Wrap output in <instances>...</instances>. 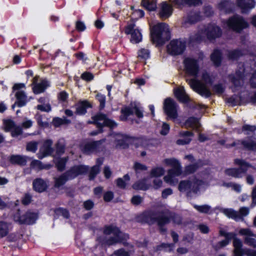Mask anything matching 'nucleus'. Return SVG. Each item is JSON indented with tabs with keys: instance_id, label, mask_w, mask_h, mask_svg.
Masks as SVG:
<instances>
[{
	"instance_id": "11",
	"label": "nucleus",
	"mask_w": 256,
	"mask_h": 256,
	"mask_svg": "<svg viewBox=\"0 0 256 256\" xmlns=\"http://www.w3.org/2000/svg\"><path fill=\"white\" fill-rule=\"evenodd\" d=\"M216 209L228 218H232L236 222L243 221L244 220V217L247 216L250 212L249 208L245 206L241 207L238 212L232 208L221 207H218Z\"/></svg>"
},
{
	"instance_id": "43",
	"label": "nucleus",
	"mask_w": 256,
	"mask_h": 256,
	"mask_svg": "<svg viewBox=\"0 0 256 256\" xmlns=\"http://www.w3.org/2000/svg\"><path fill=\"white\" fill-rule=\"evenodd\" d=\"M194 208L198 212L204 214H208L211 210V206L208 204L197 205L193 204Z\"/></svg>"
},
{
	"instance_id": "16",
	"label": "nucleus",
	"mask_w": 256,
	"mask_h": 256,
	"mask_svg": "<svg viewBox=\"0 0 256 256\" xmlns=\"http://www.w3.org/2000/svg\"><path fill=\"white\" fill-rule=\"evenodd\" d=\"M182 218L178 214L170 212L168 210H164V212L161 215V219L158 224L162 226L169 224L171 220L176 224H180L182 223Z\"/></svg>"
},
{
	"instance_id": "46",
	"label": "nucleus",
	"mask_w": 256,
	"mask_h": 256,
	"mask_svg": "<svg viewBox=\"0 0 256 256\" xmlns=\"http://www.w3.org/2000/svg\"><path fill=\"white\" fill-rule=\"evenodd\" d=\"M138 57L140 58L146 60L150 57V52L148 50L142 48L138 52Z\"/></svg>"
},
{
	"instance_id": "15",
	"label": "nucleus",
	"mask_w": 256,
	"mask_h": 256,
	"mask_svg": "<svg viewBox=\"0 0 256 256\" xmlns=\"http://www.w3.org/2000/svg\"><path fill=\"white\" fill-rule=\"evenodd\" d=\"M125 33L130 36V42L132 44L139 43L142 40V36L140 30L133 21L128 24L125 29Z\"/></svg>"
},
{
	"instance_id": "27",
	"label": "nucleus",
	"mask_w": 256,
	"mask_h": 256,
	"mask_svg": "<svg viewBox=\"0 0 256 256\" xmlns=\"http://www.w3.org/2000/svg\"><path fill=\"white\" fill-rule=\"evenodd\" d=\"M32 186L36 192H42L46 190L48 184L44 180L41 178H37L34 180Z\"/></svg>"
},
{
	"instance_id": "51",
	"label": "nucleus",
	"mask_w": 256,
	"mask_h": 256,
	"mask_svg": "<svg viewBox=\"0 0 256 256\" xmlns=\"http://www.w3.org/2000/svg\"><path fill=\"white\" fill-rule=\"evenodd\" d=\"M70 122V120L66 119V118H55L54 119V125L56 126H59L62 124H68Z\"/></svg>"
},
{
	"instance_id": "42",
	"label": "nucleus",
	"mask_w": 256,
	"mask_h": 256,
	"mask_svg": "<svg viewBox=\"0 0 256 256\" xmlns=\"http://www.w3.org/2000/svg\"><path fill=\"white\" fill-rule=\"evenodd\" d=\"M10 224L6 222H0V236L2 237L6 236L10 230Z\"/></svg>"
},
{
	"instance_id": "61",
	"label": "nucleus",
	"mask_w": 256,
	"mask_h": 256,
	"mask_svg": "<svg viewBox=\"0 0 256 256\" xmlns=\"http://www.w3.org/2000/svg\"><path fill=\"white\" fill-rule=\"evenodd\" d=\"M36 108L42 112H49L51 110V107L49 104H39L37 106Z\"/></svg>"
},
{
	"instance_id": "45",
	"label": "nucleus",
	"mask_w": 256,
	"mask_h": 256,
	"mask_svg": "<svg viewBox=\"0 0 256 256\" xmlns=\"http://www.w3.org/2000/svg\"><path fill=\"white\" fill-rule=\"evenodd\" d=\"M241 100V98L240 96L234 94L231 97L227 98L226 102L231 104L232 106L238 104Z\"/></svg>"
},
{
	"instance_id": "53",
	"label": "nucleus",
	"mask_w": 256,
	"mask_h": 256,
	"mask_svg": "<svg viewBox=\"0 0 256 256\" xmlns=\"http://www.w3.org/2000/svg\"><path fill=\"white\" fill-rule=\"evenodd\" d=\"M38 142H30L28 143L26 145V150L35 152L38 148Z\"/></svg>"
},
{
	"instance_id": "24",
	"label": "nucleus",
	"mask_w": 256,
	"mask_h": 256,
	"mask_svg": "<svg viewBox=\"0 0 256 256\" xmlns=\"http://www.w3.org/2000/svg\"><path fill=\"white\" fill-rule=\"evenodd\" d=\"M204 56L202 52H199L194 55L185 56L184 59V64H198L202 62Z\"/></svg>"
},
{
	"instance_id": "52",
	"label": "nucleus",
	"mask_w": 256,
	"mask_h": 256,
	"mask_svg": "<svg viewBox=\"0 0 256 256\" xmlns=\"http://www.w3.org/2000/svg\"><path fill=\"white\" fill-rule=\"evenodd\" d=\"M55 213L58 215L62 216L66 218H68L70 216L68 212L63 208H58L55 210Z\"/></svg>"
},
{
	"instance_id": "17",
	"label": "nucleus",
	"mask_w": 256,
	"mask_h": 256,
	"mask_svg": "<svg viewBox=\"0 0 256 256\" xmlns=\"http://www.w3.org/2000/svg\"><path fill=\"white\" fill-rule=\"evenodd\" d=\"M176 106V104L173 100L170 98L165 100L164 108L168 116L172 119H176L178 116Z\"/></svg>"
},
{
	"instance_id": "21",
	"label": "nucleus",
	"mask_w": 256,
	"mask_h": 256,
	"mask_svg": "<svg viewBox=\"0 0 256 256\" xmlns=\"http://www.w3.org/2000/svg\"><path fill=\"white\" fill-rule=\"evenodd\" d=\"M52 141L50 140H46L42 148L40 149L38 153V157L40 159H42L44 156L50 155L53 152L52 148Z\"/></svg>"
},
{
	"instance_id": "20",
	"label": "nucleus",
	"mask_w": 256,
	"mask_h": 256,
	"mask_svg": "<svg viewBox=\"0 0 256 256\" xmlns=\"http://www.w3.org/2000/svg\"><path fill=\"white\" fill-rule=\"evenodd\" d=\"M239 234L242 236H246L244 238L245 244L256 248V240L252 236H256L253 232L249 228H242L239 230Z\"/></svg>"
},
{
	"instance_id": "49",
	"label": "nucleus",
	"mask_w": 256,
	"mask_h": 256,
	"mask_svg": "<svg viewBox=\"0 0 256 256\" xmlns=\"http://www.w3.org/2000/svg\"><path fill=\"white\" fill-rule=\"evenodd\" d=\"M65 151V145L62 140H59L56 146V152L58 155L62 154Z\"/></svg>"
},
{
	"instance_id": "18",
	"label": "nucleus",
	"mask_w": 256,
	"mask_h": 256,
	"mask_svg": "<svg viewBox=\"0 0 256 256\" xmlns=\"http://www.w3.org/2000/svg\"><path fill=\"white\" fill-rule=\"evenodd\" d=\"M4 130L5 132H11L12 137L18 136L22 133V128L20 126L16 125L14 122L11 120H4Z\"/></svg>"
},
{
	"instance_id": "26",
	"label": "nucleus",
	"mask_w": 256,
	"mask_h": 256,
	"mask_svg": "<svg viewBox=\"0 0 256 256\" xmlns=\"http://www.w3.org/2000/svg\"><path fill=\"white\" fill-rule=\"evenodd\" d=\"M244 75V74H242L240 72H236V75L231 78V81L234 84V86L232 88V92H234L239 90V88L243 85Z\"/></svg>"
},
{
	"instance_id": "32",
	"label": "nucleus",
	"mask_w": 256,
	"mask_h": 256,
	"mask_svg": "<svg viewBox=\"0 0 256 256\" xmlns=\"http://www.w3.org/2000/svg\"><path fill=\"white\" fill-rule=\"evenodd\" d=\"M174 94L176 98L182 102H187L190 98L186 94L184 87L177 88L174 90Z\"/></svg>"
},
{
	"instance_id": "33",
	"label": "nucleus",
	"mask_w": 256,
	"mask_h": 256,
	"mask_svg": "<svg viewBox=\"0 0 256 256\" xmlns=\"http://www.w3.org/2000/svg\"><path fill=\"white\" fill-rule=\"evenodd\" d=\"M204 165L203 162L198 160L192 164L185 167L184 172L186 174H191L194 172Z\"/></svg>"
},
{
	"instance_id": "14",
	"label": "nucleus",
	"mask_w": 256,
	"mask_h": 256,
	"mask_svg": "<svg viewBox=\"0 0 256 256\" xmlns=\"http://www.w3.org/2000/svg\"><path fill=\"white\" fill-rule=\"evenodd\" d=\"M228 27L236 32H240L248 27V24L242 16L235 15L226 22Z\"/></svg>"
},
{
	"instance_id": "57",
	"label": "nucleus",
	"mask_w": 256,
	"mask_h": 256,
	"mask_svg": "<svg viewBox=\"0 0 256 256\" xmlns=\"http://www.w3.org/2000/svg\"><path fill=\"white\" fill-rule=\"evenodd\" d=\"M233 245L234 247V250H242V240L236 238H234V240L233 241Z\"/></svg>"
},
{
	"instance_id": "35",
	"label": "nucleus",
	"mask_w": 256,
	"mask_h": 256,
	"mask_svg": "<svg viewBox=\"0 0 256 256\" xmlns=\"http://www.w3.org/2000/svg\"><path fill=\"white\" fill-rule=\"evenodd\" d=\"M48 86H49L48 82L46 80H42L40 83L36 84L33 87L34 92L35 94L43 92Z\"/></svg>"
},
{
	"instance_id": "44",
	"label": "nucleus",
	"mask_w": 256,
	"mask_h": 256,
	"mask_svg": "<svg viewBox=\"0 0 256 256\" xmlns=\"http://www.w3.org/2000/svg\"><path fill=\"white\" fill-rule=\"evenodd\" d=\"M164 170L162 167L153 168L150 172V176L152 177H160L164 174Z\"/></svg>"
},
{
	"instance_id": "55",
	"label": "nucleus",
	"mask_w": 256,
	"mask_h": 256,
	"mask_svg": "<svg viewBox=\"0 0 256 256\" xmlns=\"http://www.w3.org/2000/svg\"><path fill=\"white\" fill-rule=\"evenodd\" d=\"M228 244V241L224 240L218 242L216 244L213 245V248L216 250H218L226 246Z\"/></svg>"
},
{
	"instance_id": "28",
	"label": "nucleus",
	"mask_w": 256,
	"mask_h": 256,
	"mask_svg": "<svg viewBox=\"0 0 256 256\" xmlns=\"http://www.w3.org/2000/svg\"><path fill=\"white\" fill-rule=\"evenodd\" d=\"M15 96L16 98V101L12 106L13 109L16 105H17L18 107H22L26 104L28 102L27 96L24 92L21 90L18 91L16 92Z\"/></svg>"
},
{
	"instance_id": "47",
	"label": "nucleus",
	"mask_w": 256,
	"mask_h": 256,
	"mask_svg": "<svg viewBox=\"0 0 256 256\" xmlns=\"http://www.w3.org/2000/svg\"><path fill=\"white\" fill-rule=\"evenodd\" d=\"M256 130V126L244 124L242 128V131L244 132V134L246 135L250 134L251 133L254 132Z\"/></svg>"
},
{
	"instance_id": "38",
	"label": "nucleus",
	"mask_w": 256,
	"mask_h": 256,
	"mask_svg": "<svg viewBox=\"0 0 256 256\" xmlns=\"http://www.w3.org/2000/svg\"><path fill=\"white\" fill-rule=\"evenodd\" d=\"M202 18L200 12L192 13L186 18L185 22L192 24L200 20Z\"/></svg>"
},
{
	"instance_id": "12",
	"label": "nucleus",
	"mask_w": 256,
	"mask_h": 256,
	"mask_svg": "<svg viewBox=\"0 0 256 256\" xmlns=\"http://www.w3.org/2000/svg\"><path fill=\"white\" fill-rule=\"evenodd\" d=\"M121 113L120 119L123 121L126 120L128 117L133 115L134 113L138 118H142L144 116L142 108L136 102H131L129 106L122 108Z\"/></svg>"
},
{
	"instance_id": "62",
	"label": "nucleus",
	"mask_w": 256,
	"mask_h": 256,
	"mask_svg": "<svg viewBox=\"0 0 256 256\" xmlns=\"http://www.w3.org/2000/svg\"><path fill=\"white\" fill-rule=\"evenodd\" d=\"M81 78L86 81H90L94 78L93 74L90 72H84L81 75Z\"/></svg>"
},
{
	"instance_id": "4",
	"label": "nucleus",
	"mask_w": 256,
	"mask_h": 256,
	"mask_svg": "<svg viewBox=\"0 0 256 256\" xmlns=\"http://www.w3.org/2000/svg\"><path fill=\"white\" fill-rule=\"evenodd\" d=\"M88 168L83 165L76 166L58 177L54 178V186L57 188L64 185L68 180H72L79 175L88 172Z\"/></svg>"
},
{
	"instance_id": "48",
	"label": "nucleus",
	"mask_w": 256,
	"mask_h": 256,
	"mask_svg": "<svg viewBox=\"0 0 256 256\" xmlns=\"http://www.w3.org/2000/svg\"><path fill=\"white\" fill-rule=\"evenodd\" d=\"M100 172V168L98 165H95L93 166L91 170L90 171V173L89 174V180H93L96 176Z\"/></svg>"
},
{
	"instance_id": "50",
	"label": "nucleus",
	"mask_w": 256,
	"mask_h": 256,
	"mask_svg": "<svg viewBox=\"0 0 256 256\" xmlns=\"http://www.w3.org/2000/svg\"><path fill=\"white\" fill-rule=\"evenodd\" d=\"M96 98L100 102V110H102L105 106L106 96L100 94L96 95Z\"/></svg>"
},
{
	"instance_id": "6",
	"label": "nucleus",
	"mask_w": 256,
	"mask_h": 256,
	"mask_svg": "<svg viewBox=\"0 0 256 256\" xmlns=\"http://www.w3.org/2000/svg\"><path fill=\"white\" fill-rule=\"evenodd\" d=\"M168 26L165 23H159L152 28L151 38L153 42L158 45L162 44L170 38Z\"/></svg>"
},
{
	"instance_id": "31",
	"label": "nucleus",
	"mask_w": 256,
	"mask_h": 256,
	"mask_svg": "<svg viewBox=\"0 0 256 256\" xmlns=\"http://www.w3.org/2000/svg\"><path fill=\"white\" fill-rule=\"evenodd\" d=\"M38 218V215L36 213L28 211L23 215V224H34Z\"/></svg>"
},
{
	"instance_id": "8",
	"label": "nucleus",
	"mask_w": 256,
	"mask_h": 256,
	"mask_svg": "<svg viewBox=\"0 0 256 256\" xmlns=\"http://www.w3.org/2000/svg\"><path fill=\"white\" fill-rule=\"evenodd\" d=\"M92 122H90V124H96L99 128L97 131L92 132L90 133L92 136H96L102 132V128L104 126H106L110 128H114L118 126L117 124L114 120L107 118L106 115L99 112L92 117Z\"/></svg>"
},
{
	"instance_id": "9",
	"label": "nucleus",
	"mask_w": 256,
	"mask_h": 256,
	"mask_svg": "<svg viewBox=\"0 0 256 256\" xmlns=\"http://www.w3.org/2000/svg\"><path fill=\"white\" fill-rule=\"evenodd\" d=\"M234 164L239 166L238 168H227L224 170L226 174L235 178H242L246 174L248 168L252 166L245 160L236 158L234 160Z\"/></svg>"
},
{
	"instance_id": "59",
	"label": "nucleus",
	"mask_w": 256,
	"mask_h": 256,
	"mask_svg": "<svg viewBox=\"0 0 256 256\" xmlns=\"http://www.w3.org/2000/svg\"><path fill=\"white\" fill-rule=\"evenodd\" d=\"M13 218L14 222H18L20 224H23V215L21 216L20 210H17L16 212L14 214Z\"/></svg>"
},
{
	"instance_id": "54",
	"label": "nucleus",
	"mask_w": 256,
	"mask_h": 256,
	"mask_svg": "<svg viewBox=\"0 0 256 256\" xmlns=\"http://www.w3.org/2000/svg\"><path fill=\"white\" fill-rule=\"evenodd\" d=\"M134 168L136 172H138L140 171L147 170V166L138 162H136L134 166Z\"/></svg>"
},
{
	"instance_id": "40",
	"label": "nucleus",
	"mask_w": 256,
	"mask_h": 256,
	"mask_svg": "<svg viewBox=\"0 0 256 256\" xmlns=\"http://www.w3.org/2000/svg\"><path fill=\"white\" fill-rule=\"evenodd\" d=\"M142 4L144 7L149 11H154L156 8V2L154 0H143Z\"/></svg>"
},
{
	"instance_id": "29",
	"label": "nucleus",
	"mask_w": 256,
	"mask_h": 256,
	"mask_svg": "<svg viewBox=\"0 0 256 256\" xmlns=\"http://www.w3.org/2000/svg\"><path fill=\"white\" fill-rule=\"evenodd\" d=\"M172 13V8L166 2H164L161 4L159 14L160 18H166L170 17Z\"/></svg>"
},
{
	"instance_id": "39",
	"label": "nucleus",
	"mask_w": 256,
	"mask_h": 256,
	"mask_svg": "<svg viewBox=\"0 0 256 256\" xmlns=\"http://www.w3.org/2000/svg\"><path fill=\"white\" fill-rule=\"evenodd\" d=\"M232 6V4L228 0H224L219 3L218 8L222 12H228L231 11Z\"/></svg>"
},
{
	"instance_id": "36",
	"label": "nucleus",
	"mask_w": 256,
	"mask_h": 256,
	"mask_svg": "<svg viewBox=\"0 0 256 256\" xmlns=\"http://www.w3.org/2000/svg\"><path fill=\"white\" fill-rule=\"evenodd\" d=\"M146 178H144L136 182L132 185V188L136 190H147L149 188L150 184H146Z\"/></svg>"
},
{
	"instance_id": "23",
	"label": "nucleus",
	"mask_w": 256,
	"mask_h": 256,
	"mask_svg": "<svg viewBox=\"0 0 256 256\" xmlns=\"http://www.w3.org/2000/svg\"><path fill=\"white\" fill-rule=\"evenodd\" d=\"M30 159L27 156L20 154H12L8 158V160L12 164L21 166H25Z\"/></svg>"
},
{
	"instance_id": "56",
	"label": "nucleus",
	"mask_w": 256,
	"mask_h": 256,
	"mask_svg": "<svg viewBox=\"0 0 256 256\" xmlns=\"http://www.w3.org/2000/svg\"><path fill=\"white\" fill-rule=\"evenodd\" d=\"M68 158H62L58 160L56 164L58 170L62 171L64 169L65 164Z\"/></svg>"
},
{
	"instance_id": "1",
	"label": "nucleus",
	"mask_w": 256,
	"mask_h": 256,
	"mask_svg": "<svg viewBox=\"0 0 256 256\" xmlns=\"http://www.w3.org/2000/svg\"><path fill=\"white\" fill-rule=\"evenodd\" d=\"M184 70L186 74L195 78L202 72V82L196 79H186V82L190 88L200 96L206 98L210 97L212 93L207 88L206 85L212 84V77L206 70H202L199 65H184Z\"/></svg>"
},
{
	"instance_id": "22",
	"label": "nucleus",
	"mask_w": 256,
	"mask_h": 256,
	"mask_svg": "<svg viewBox=\"0 0 256 256\" xmlns=\"http://www.w3.org/2000/svg\"><path fill=\"white\" fill-rule=\"evenodd\" d=\"M104 142V140H101L88 142L85 144L84 151V152L88 154L99 151L102 148V144Z\"/></svg>"
},
{
	"instance_id": "2",
	"label": "nucleus",
	"mask_w": 256,
	"mask_h": 256,
	"mask_svg": "<svg viewBox=\"0 0 256 256\" xmlns=\"http://www.w3.org/2000/svg\"><path fill=\"white\" fill-rule=\"evenodd\" d=\"M222 34L220 28L214 24H209L199 27L197 33L190 36L191 42H199L205 38L209 40L214 39L219 37Z\"/></svg>"
},
{
	"instance_id": "63",
	"label": "nucleus",
	"mask_w": 256,
	"mask_h": 256,
	"mask_svg": "<svg viewBox=\"0 0 256 256\" xmlns=\"http://www.w3.org/2000/svg\"><path fill=\"white\" fill-rule=\"evenodd\" d=\"M84 208L88 210H92L94 206V202L90 200H87L84 202L83 204Z\"/></svg>"
},
{
	"instance_id": "64",
	"label": "nucleus",
	"mask_w": 256,
	"mask_h": 256,
	"mask_svg": "<svg viewBox=\"0 0 256 256\" xmlns=\"http://www.w3.org/2000/svg\"><path fill=\"white\" fill-rule=\"evenodd\" d=\"M112 256H129V254L124 249H120L115 251Z\"/></svg>"
},
{
	"instance_id": "7",
	"label": "nucleus",
	"mask_w": 256,
	"mask_h": 256,
	"mask_svg": "<svg viewBox=\"0 0 256 256\" xmlns=\"http://www.w3.org/2000/svg\"><path fill=\"white\" fill-rule=\"evenodd\" d=\"M164 162L172 166V168L168 170V174L164 176V180L172 186H174L178 182V180L176 176H180L182 173V170L180 162L175 158H166L164 160Z\"/></svg>"
},
{
	"instance_id": "41",
	"label": "nucleus",
	"mask_w": 256,
	"mask_h": 256,
	"mask_svg": "<svg viewBox=\"0 0 256 256\" xmlns=\"http://www.w3.org/2000/svg\"><path fill=\"white\" fill-rule=\"evenodd\" d=\"M211 60L214 64H220L222 60V53L217 50H214L210 56Z\"/></svg>"
},
{
	"instance_id": "58",
	"label": "nucleus",
	"mask_w": 256,
	"mask_h": 256,
	"mask_svg": "<svg viewBox=\"0 0 256 256\" xmlns=\"http://www.w3.org/2000/svg\"><path fill=\"white\" fill-rule=\"evenodd\" d=\"M241 55H242V54L240 50H235L230 52L228 56L230 59L234 60L238 58Z\"/></svg>"
},
{
	"instance_id": "10",
	"label": "nucleus",
	"mask_w": 256,
	"mask_h": 256,
	"mask_svg": "<svg viewBox=\"0 0 256 256\" xmlns=\"http://www.w3.org/2000/svg\"><path fill=\"white\" fill-rule=\"evenodd\" d=\"M163 212L164 210L157 212L153 210L146 211L142 214L140 216L141 220L149 225H152L156 222L160 232L164 234L166 233L167 229L163 226H160L158 224L159 221L161 219V215Z\"/></svg>"
},
{
	"instance_id": "13",
	"label": "nucleus",
	"mask_w": 256,
	"mask_h": 256,
	"mask_svg": "<svg viewBox=\"0 0 256 256\" xmlns=\"http://www.w3.org/2000/svg\"><path fill=\"white\" fill-rule=\"evenodd\" d=\"M186 48V42L182 40H173L170 42L166 46L168 54L172 56L182 54Z\"/></svg>"
},
{
	"instance_id": "19",
	"label": "nucleus",
	"mask_w": 256,
	"mask_h": 256,
	"mask_svg": "<svg viewBox=\"0 0 256 256\" xmlns=\"http://www.w3.org/2000/svg\"><path fill=\"white\" fill-rule=\"evenodd\" d=\"M231 146H236L237 148H240L242 146L245 150L256 152V142L250 140H236L231 144Z\"/></svg>"
},
{
	"instance_id": "3",
	"label": "nucleus",
	"mask_w": 256,
	"mask_h": 256,
	"mask_svg": "<svg viewBox=\"0 0 256 256\" xmlns=\"http://www.w3.org/2000/svg\"><path fill=\"white\" fill-rule=\"evenodd\" d=\"M104 236L99 238L102 244L111 246L122 242L124 238L119 228L113 225L106 226L104 228Z\"/></svg>"
},
{
	"instance_id": "30",
	"label": "nucleus",
	"mask_w": 256,
	"mask_h": 256,
	"mask_svg": "<svg viewBox=\"0 0 256 256\" xmlns=\"http://www.w3.org/2000/svg\"><path fill=\"white\" fill-rule=\"evenodd\" d=\"M237 2L242 12H246L255 6L254 0H238Z\"/></svg>"
},
{
	"instance_id": "25",
	"label": "nucleus",
	"mask_w": 256,
	"mask_h": 256,
	"mask_svg": "<svg viewBox=\"0 0 256 256\" xmlns=\"http://www.w3.org/2000/svg\"><path fill=\"white\" fill-rule=\"evenodd\" d=\"M130 137L120 134L115 135L116 147L117 148H125L128 146Z\"/></svg>"
},
{
	"instance_id": "37",
	"label": "nucleus",
	"mask_w": 256,
	"mask_h": 256,
	"mask_svg": "<svg viewBox=\"0 0 256 256\" xmlns=\"http://www.w3.org/2000/svg\"><path fill=\"white\" fill-rule=\"evenodd\" d=\"M186 127L192 128L194 129L198 130L200 126L198 120L194 117H191L188 118L185 123Z\"/></svg>"
},
{
	"instance_id": "5",
	"label": "nucleus",
	"mask_w": 256,
	"mask_h": 256,
	"mask_svg": "<svg viewBox=\"0 0 256 256\" xmlns=\"http://www.w3.org/2000/svg\"><path fill=\"white\" fill-rule=\"evenodd\" d=\"M204 182L195 177L188 180L181 181L178 185V190L181 192H186L188 196H193L199 194L200 190Z\"/></svg>"
},
{
	"instance_id": "60",
	"label": "nucleus",
	"mask_w": 256,
	"mask_h": 256,
	"mask_svg": "<svg viewBox=\"0 0 256 256\" xmlns=\"http://www.w3.org/2000/svg\"><path fill=\"white\" fill-rule=\"evenodd\" d=\"M144 16V12L140 10H136L132 14V19H138Z\"/></svg>"
},
{
	"instance_id": "34",
	"label": "nucleus",
	"mask_w": 256,
	"mask_h": 256,
	"mask_svg": "<svg viewBox=\"0 0 256 256\" xmlns=\"http://www.w3.org/2000/svg\"><path fill=\"white\" fill-rule=\"evenodd\" d=\"M92 106L88 101L81 102L76 105V113L78 114H84L86 112V108Z\"/></svg>"
}]
</instances>
